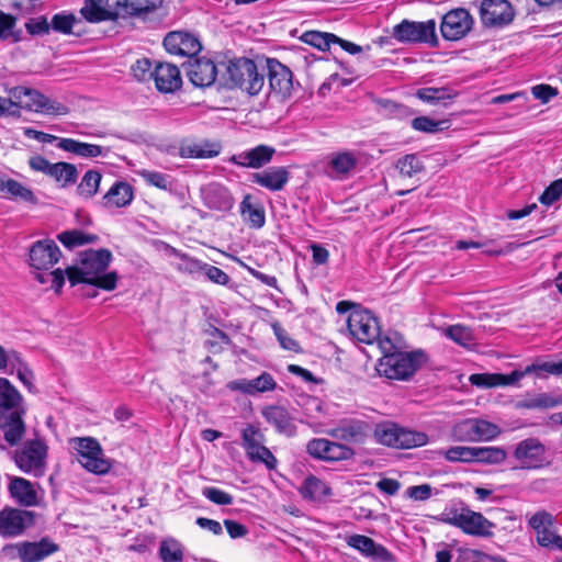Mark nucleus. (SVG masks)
Wrapping results in <instances>:
<instances>
[{
	"label": "nucleus",
	"mask_w": 562,
	"mask_h": 562,
	"mask_svg": "<svg viewBox=\"0 0 562 562\" xmlns=\"http://www.w3.org/2000/svg\"><path fill=\"white\" fill-rule=\"evenodd\" d=\"M112 260V254L108 249H89L80 254L79 266H70L66 270L55 269L47 273H37L36 279L41 283H50L58 292L65 283L67 276L71 285L88 283L105 291L116 288L117 273L106 272Z\"/></svg>",
	"instance_id": "obj_1"
},
{
	"label": "nucleus",
	"mask_w": 562,
	"mask_h": 562,
	"mask_svg": "<svg viewBox=\"0 0 562 562\" xmlns=\"http://www.w3.org/2000/svg\"><path fill=\"white\" fill-rule=\"evenodd\" d=\"M442 520L473 537L491 538L494 536L495 524L463 504L448 508L442 514Z\"/></svg>",
	"instance_id": "obj_2"
},
{
	"label": "nucleus",
	"mask_w": 562,
	"mask_h": 562,
	"mask_svg": "<svg viewBox=\"0 0 562 562\" xmlns=\"http://www.w3.org/2000/svg\"><path fill=\"white\" fill-rule=\"evenodd\" d=\"M227 79L225 86L239 88L250 95L258 94L265 85V77L258 72L256 64L248 58L231 60L225 65Z\"/></svg>",
	"instance_id": "obj_3"
},
{
	"label": "nucleus",
	"mask_w": 562,
	"mask_h": 562,
	"mask_svg": "<svg viewBox=\"0 0 562 562\" xmlns=\"http://www.w3.org/2000/svg\"><path fill=\"white\" fill-rule=\"evenodd\" d=\"M373 436L378 443L396 449H412L428 442V436L425 432L400 427L390 420L376 424Z\"/></svg>",
	"instance_id": "obj_4"
},
{
	"label": "nucleus",
	"mask_w": 562,
	"mask_h": 562,
	"mask_svg": "<svg viewBox=\"0 0 562 562\" xmlns=\"http://www.w3.org/2000/svg\"><path fill=\"white\" fill-rule=\"evenodd\" d=\"M70 445L77 452L78 462L88 472L103 475L111 470L112 464L95 438L76 437L70 439Z\"/></svg>",
	"instance_id": "obj_5"
},
{
	"label": "nucleus",
	"mask_w": 562,
	"mask_h": 562,
	"mask_svg": "<svg viewBox=\"0 0 562 562\" xmlns=\"http://www.w3.org/2000/svg\"><path fill=\"white\" fill-rule=\"evenodd\" d=\"M424 361L423 352H396L383 356L378 363V372L387 379L407 380Z\"/></svg>",
	"instance_id": "obj_6"
},
{
	"label": "nucleus",
	"mask_w": 562,
	"mask_h": 562,
	"mask_svg": "<svg viewBox=\"0 0 562 562\" xmlns=\"http://www.w3.org/2000/svg\"><path fill=\"white\" fill-rule=\"evenodd\" d=\"M47 446L41 438L26 440L13 453L16 467L26 474L42 476L46 470Z\"/></svg>",
	"instance_id": "obj_7"
},
{
	"label": "nucleus",
	"mask_w": 562,
	"mask_h": 562,
	"mask_svg": "<svg viewBox=\"0 0 562 562\" xmlns=\"http://www.w3.org/2000/svg\"><path fill=\"white\" fill-rule=\"evenodd\" d=\"M392 37L401 43H427L436 46L438 43L436 22L435 20L425 22L403 20L393 27Z\"/></svg>",
	"instance_id": "obj_8"
},
{
	"label": "nucleus",
	"mask_w": 562,
	"mask_h": 562,
	"mask_svg": "<svg viewBox=\"0 0 562 562\" xmlns=\"http://www.w3.org/2000/svg\"><path fill=\"white\" fill-rule=\"evenodd\" d=\"M241 440L246 456L251 462L262 463L269 470L276 469L278 461L265 446L266 438L259 428L247 425L241 431Z\"/></svg>",
	"instance_id": "obj_9"
},
{
	"label": "nucleus",
	"mask_w": 562,
	"mask_h": 562,
	"mask_svg": "<svg viewBox=\"0 0 562 562\" xmlns=\"http://www.w3.org/2000/svg\"><path fill=\"white\" fill-rule=\"evenodd\" d=\"M350 335L363 344H373L380 334L378 318L368 310L357 307L352 310L347 319Z\"/></svg>",
	"instance_id": "obj_10"
},
{
	"label": "nucleus",
	"mask_w": 562,
	"mask_h": 562,
	"mask_svg": "<svg viewBox=\"0 0 562 562\" xmlns=\"http://www.w3.org/2000/svg\"><path fill=\"white\" fill-rule=\"evenodd\" d=\"M24 414L23 404L0 406V431L11 447L20 443L26 432Z\"/></svg>",
	"instance_id": "obj_11"
},
{
	"label": "nucleus",
	"mask_w": 562,
	"mask_h": 562,
	"mask_svg": "<svg viewBox=\"0 0 562 562\" xmlns=\"http://www.w3.org/2000/svg\"><path fill=\"white\" fill-rule=\"evenodd\" d=\"M127 0H86L81 15L91 23L126 18Z\"/></svg>",
	"instance_id": "obj_12"
},
{
	"label": "nucleus",
	"mask_w": 562,
	"mask_h": 562,
	"mask_svg": "<svg viewBox=\"0 0 562 562\" xmlns=\"http://www.w3.org/2000/svg\"><path fill=\"white\" fill-rule=\"evenodd\" d=\"M35 524V514L30 510L4 507L0 510V536L15 538Z\"/></svg>",
	"instance_id": "obj_13"
},
{
	"label": "nucleus",
	"mask_w": 562,
	"mask_h": 562,
	"mask_svg": "<svg viewBox=\"0 0 562 562\" xmlns=\"http://www.w3.org/2000/svg\"><path fill=\"white\" fill-rule=\"evenodd\" d=\"M480 18L485 26L503 27L513 22L515 10L508 0H483Z\"/></svg>",
	"instance_id": "obj_14"
},
{
	"label": "nucleus",
	"mask_w": 562,
	"mask_h": 562,
	"mask_svg": "<svg viewBox=\"0 0 562 562\" xmlns=\"http://www.w3.org/2000/svg\"><path fill=\"white\" fill-rule=\"evenodd\" d=\"M473 26V18L465 9H454L446 13L440 24L442 37L458 41L464 37Z\"/></svg>",
	"instance_id": "obj_15"
},
{
	"label": "nucleus",
	"mask_w": 562,
	"mask_h": 562,
	"mask_svg": "<svg viewBox=\"0 0 562 562\" xmlns=\"http://www.w3.org/2000/svg\"><path fill=\"white\" fill-rule=\"evenodd\" d=\"M306 450L312 457L324 461L348 460L355 454L350 447L325 438L312 439L308 441Z\"/></svg>",
	"instance_id": "obj_16"
},
{
	"label": "nucleus",
	"mask_w": 562,
	"mask_h": 562,
	"mask_svg": "<svg viewBox=\"0 0 562 562\" xmlns=\"http://www.w3.org/2000/svg\"><path fill=\"white\" fill-rule=\"evenodd\" d=\"M61 251L52 239L35 241L29 251L30 266L36 270L48 271L60 259Z\"/></svg>",
	"instance_id": "obj_17"
},
{
	"label": "nucleus",
	"mask_w": 562,
	"mask_h": 562,
	"mask_svg": "<svg viewBox=\"0 0 562 562\" xmlns=\"http://www.w3.org/2000/svg\"><path fill=\"white\" fill-rule=\"evenodd\" d=\"M21 562H41L59 550L57 543L45 537L38 541H23L12 546Z\"/></svg>",
	"instance_id": "obj_18"
},
{
	"label": "nucleus",
	"mask_w": 562,
	"mask_h": 562,
	"mask_svg": "<svg viewBox=\"0 0 562 562\" xmlns=\"http://www.w3.org/2000/svg\"><path fill=\"white\" fill-rule=\"evenodd\" d=\"M370 431L371 426L369 423L361 419L346 418L328 430L327 434L337 440L350 443H364Z\"/></svg>",
	"instance_id": "obj_19"
},
{
	"label": "nucleus",
	"mask_w": 562,
	"mask_h": 562,
	"mask_svg": "<svg viewBox=\"0 0 562 562\" xmlns=\"http://www.w3.org/2000/svg\"><path fill=\"white\" fill-rule=\"evenodd\" d=\"M522 469H539L546 463V447L536 438L520 441L514 452Z\"/></svg>",
	"instance_id": "obj_20"
},
{
	"label": "nucleus",
	"mask_w": 562,
	"mask_h": 562,
	"mask_svg": "<svg viewBox=\"0 0 562 562\" xmlns=\"http://www.w3.org/2000/svg\"><path fill=\"white\" fill-rule=\"evenodd\" d=\"M346 543L374 562H394L393 554L382 544L363 535H350Z\"/></svg>",
	"instance_id": "obj_21"
},
{
	"label": "nucleus",
	"mask_w": 562,
	"mask_h": 562,
	"mask_svg": "<svg viewBox=\"0 0 562 562\" xmlns=\"http://www.w3.org/2000/svg\"><path fill=\"white\" fill-rule=\"evenodd\" d=\"M189 80L195 87H209L211 86L217 75V67L211 59L196 58L189 59L183 64Z\"/></svg>",
	"instance_id": "obj_22"
},
{
	"label": "nucleus",
	"mask_w": 562,
	"mask_h": 562,
	"mask_svg": "<svg viewBox=\"0 0 562 562\" xmlns=\"http://www.w3.org/2000/svg\"><path fill=\"white\" fill-rule=\"evenodd\" d=\"M164 46L168 53L180 56H188L192 59L200 53L202 46L199 40L192 34L184 32H170L164 40Z\"/></svg>",
	"instance_id": "obj_23"
},
{
	"label": "nucleus",
	"mask_w": 562,
	"mask_h": 562,
	"mask_svg": "<svg viewBox=\"0 0 562 562\" xmlns=\"http://www.w3.org/2000/svg\"><path fill=\"white\" fill-rule=\"evenodd\" d=\"M270 89L282 98L289 97L293 87L292 72L277 59L267 60Z\"/></svg>",
	"instance_id": "obj_24"
},
{
	"label": "nucleus",
	"mask_w": 562,
	"mask_h": 562,
	"mask_svg": "<svg viewBox=\"0 0 562 562\" xmlns=\"http://www.w3.org/2000/svg\"><path fill=\"white\" fill-rule=\"evenodd\" d=\"M276 387L277 382L268 372H262L259 376L251 380L238 379L227 383V389L231 391H238L250 396H255L259 393L274 391Z\"/></svg>",
	"instance_id": "obj_25"
},
{
	"label": "nucleus",
	"mask_w": 562,
	"mask_h": 562,
	"mask_svg": "<svg viewBox=\"0 0 562 562\" xmlns=\"http://www.w3.org/2000/svg\"><path fill=\"white\" fill-rule=\"evenodd\" d=\"M274 153L273 147L258 145L255 148L234 155L231 161L239 167L259 169L271 161Z\"/></svg>",
	"instance_id": "obj_26"
},
{
	"label": "nucleus",
	"mask_w": 562,
	"mask_h": 562,
	"mask_svg": "<svg viewBox=\"0 0 562 562\" xmlns=\"http://www.w3.org/2000/svg\"><path fill=\"white\" fill-rule=\"evenodd\" d=\"M156 88L164 93L175 92L181 88L182 79L177 66L169 63H158L154 69Z\"/></svg>",
	"instance_id": "obj_27"
},
{
	"label": "nucleus",
	"mask_w": 562,
	"mask_h": 562,
	"mask_svg": "<svg viewBox=\"0 0 562 562\" xmlns=\"http://www.w3.org/2000/svg\"><path fill=\"white\" fill-rule=\"evenodd\" d=\"M529 525L537 532V541L541 547L555 549L560 536L552 530V516L546 512L536 513Z\"/></svg>",
	"instance_id": "obj_28"
},
{
	"label": "nucleus",
	"mask_w": 562,
	"mask_h": 562,
	"mask_svg": "<svg viewBox=\"0 0 562 562\" xmlns=\"http://www.w3.org/2000/svg\"><path fill=\"white\" fill-rule=\"evenodd\" d=\"M10 496L24 507L36 506L40 503L38 492L33 483L23 477H11L8 486Z\"/></svg>",
	"instance_id": "obj_29"
},
{
	"label": "nucleus",
	"mask_w": 562,
	"mask_h": 562,
	"mask_svg": "<svg viewBox=\"0 0 562 562\" xmlns=\"http://www.w3.org/2000/svg\"><path fill=\"white\" fill-rule=\"evenodd\" d=\"M262 416L268 424L273 426L279 434L292 437L296 427L290 413L282 406H268L262 409Z\"/></svg>",
	"instance_id": "obj_30"
},
{
	"label": "nucleus",
	"mask_w": 562,
	"mask_h": 562,
	"mask_svg": "<svg viewBox=\"0 0 562 562\" xmlns=\"http://www.w3.org/2000/svg\"><path fill=\"white\" fill-rule=\"evenodd\" d=\"M290 179V172L285 167H270L252 175V182L270 190L281 191Z\"/></svg>",
	"instance_id": "obj_31"
},
{
	"label": "nucleus",
	"mask_w": 562,
	"mask_h": 562,
	"mask_svg": "<svg viewBox=\"0 0 562 562\" xmlns=\"http://www.w3.org/2000/svg\"><path fill=\"white\" fill-rule=\"evenodd\" d=\"M521 379V374L514 370L509 374L502 373H474L469 381L472 385L482 389L514 385Z\"/></svg>",
	"instance_id": "obj_32"
},
{
	"label": "nucleus",
	"mask_w": 562,
	"mask_h": 562,
	"mask_svg": "<svg viewBox=\"0 0 562 562\" xmlns=\"http://www.w3.org/2000/svg\"><path fill=\"white\" fill-rule=\"evenodd\" d=\"M134 199L133 187L125 181H116L103 195L102 202L105 207H124Z\"/></svg>",
	"instance_id": "obj_33"
},
{
	"label": "nucleus",
	"mask_w": 562,
	"mask_h": 562,
	"mask_svg": "<svg viewBox=\"0 0 562 562\" xmlns=\"http://www.w3.org/2000/svg\"><path fill=\"white\" fill-rule=\"evenodd\" d=\"M33 98L35 99L33 100V103L27 106V111L55 116L66 115L69 113V108L65 103L52 99L36 89L35 93H33Z\"/></svg>",
	"instance_id": "obj_34"
},
{
	"label": "nucleus",
	"mask_w": 562,
	"mask_h": 562,
	"mask_svg": "<svg viewBox=\"0 0 562 562\" xmlns=\"http://www.w3.org/2000/svg\"><path fill=\"white\" fill-rule=\"evenodd\" d=\"M203 199L206 206L216 211H229L234 205L228 190L220 184H210L203 192Z\"/></svg>",
	"instance_id": "obj_35"
},
{
	"label": "nucleus",
	"mask_w": 562,
	"mask_h": 562,
	"mask_svg": "<svg viewBox=\"0 0 562 562\" xmlns=\"http://www.w3.org/2000/svg\"><path fill=\"white\" fill-rule=\"evenodd\" d=\"M58 148L85 158L104 156L108 151L102 146L82 143L72 138H60Z\"/></svg>",
	"instance_id": "obj_36"
},
{
	"label": "nucleus",
	"mask_w": 562,
	"mask_h": 562,
	"mask_svg": "<svg viewBox=\"0 0 562 562\" xmlns=\"http://www.w3.org/2000/svg\"><path fill=\"white\" fill-rule=\"evenodd\" d=\"M562 405V396H554L549 393L528 394L516 403L517 408L524 409H548Z\"/></svg>",
	"instance_id": "obj_37"
},
{
	"label": "nucleus",
	"mask_w": 562,
	"mask_h": 562,
	"mask_svg": "<svg viewBox=\"0 0 562 562\" xmlns=\"http://www.w3.org/2000/svg\"><path fill=\"white\" fill-rule=\"evenodd\" d=\"M357 166V158L349 151L338 153L331 156L329 161V175L336 179H345Z\"/></svg>",
	"instance_id": "obj_38"
},
{
	"label": "nucleus",
	"mask_w": 562,
	"mask_h": 562,
	"mask_svg": "<svg viewBox=\"0 0 562 562\" xmlns=\"http://www.w3.org/2000/svg\"><path fill=\"white\" fill-rule=\"evenodd\" d=\"M0 192L13 200H20L30 204H36L37 199L33 191L14 179L3 180L0 178Z\"/></svg>",
	"instance_id": "obj_39"
},
{
	"label": "nucleus",
	"mask_w": 562,
	"mask_h": 562,
	"mask_svg": "<svg viewBox=\"0 0 562 562\" xmlns=\"http://www.w3.org/2000/svg\"><path fill=\"white\" fill-rule=\"evenodd\" d=\"M457 95L456 92H453L451 89L447 87H440V88H434V87H427V88H420L416 92V97L422 100L423 102H426L431 105L436 104H446L448 101H451Z\"/></svg>",
	"instance_id": "obj_40"
},
{
	"label": "nucleus",
	"mask_w": 562,
	"mask_h": 562,
	"mask_svg": "<svg viewBox=\"0 0 562 562\" xmlns=\"http://www.w3.org/2000/svg\"><path fill=\"white\" fill-rule=\"evenodd\" d=\"M4 91L9 95V98H5V101H10L11 103L10 105H5L8 108V115L12 116H20L25 97H33V93H35V89L23 86L5 88Z\"/></svg>",
	"instance_id": "obj_41"
},
{
	"label": "nucleus",
	"mask_w": 562,
	"mask_h": 562,
	"mask_svg": "<svg viewBox=\"0 0 562 562\" xmlns=\"http://www.w3.org/2000/svg\"><path fill=\"white\" fill-rule=\"evenodd\" d=\"M57 239L65 247L74 249L88 244H94L98 241L99 237L94 234L86 233L80 229H70L58 234Z\"/></svg>",
	"instance_id": "obj_42"
},
{
	"label": "nucleus",
	"mask_w": 562,
	"mask_h": 562,
	"mask_svg": "<svg viewBox=\"0 0 562 562\" xmlns=\"http://www.w3.org/2000/svg\"><path fill=\"white\" fill-rule=\"evenodd\" d=\"M158 554L162 562H183L184 549L179 540L165 538L160 541Z\"/></svg>",
	"instance_id": "obj_43"
},
{
	"label": "nucleus",
	"mask_w": 562,
	"mask_h": 562,
	"mask_svg": "<svg viewBox=\"0 0 562 562\" xmlns=\"http://www.w3.org/2000/svg\"><path fill=\"white\" fill-rule=\"evenodd\" d=\"M521 374V379L527 375L535 373L538 378H546L542 373L552 375H562V361H536L525 368V370H516Z\"/></svg>",
	"instance_id": "obj_44"
},
{
	"label": "nucleus",
	"mask_w": 562,
	"mask_h": 562,
	"mask_svg": "<svg viewBox=\"0 0 562 562\" xmlns=\"http://www.w3.org/2000/svg\"><path fill=\"white\" fill-rule=\"evenodd\" d=\"M506 459V452L498 447H473V462L498 464Z\"/></svg>",
	"instance_id": "obj_45"
},
{
	"label": "nucleus",
	"mask_w": 562,
	"mask_h": 562,
	"mask_svg": "<svg viewBox=\"0 0 562 562\" xmlns=\"http://www.w3.org/2000/svg\"><path fill=\"white\" fill-rule=\"evenodd\" d=\"M101 180L102 175L99 171L88 170L77 188L78 194L86 199L92 198L98 192Z\"/></svg>",
	"instance_id": "obj_46"
},
{
	"label": "nucleus",
	"mask_w": 562,
	"mask_h": 562,
	"mask_svg": "<svg viewBox=\"0 0 562 562\" xmlns=\"http://www.w3.org/2000/svg\"><path fill=\"white\" fill-rule=\"evenodd\" d=\"M173 254L180 260V262L177 265L178 271L191 276L203 273L206 262H203L194 257L189 256L188 254L178 250H173Z\"/></svg>",
	"instance_id": "obj_47"
},
{
	"label": "nucleus",
	"mask_w": 562,
	"mask_h": 562,
	"mask_svg": "<svg viewBox=\"0 0 562 562\" xmlns=\"http://www.w3.org/2000/svg\"><path fill=\"white\" fill-rule=\"evenodd\" d=\"M445 335L462 347L474 345V336L471 328L463 325H452L445 329Z\"/></svg>",
	"instance_id": "obj_48"
},
{
	"label": "nucleus",
	"mask_w": 562,
	"mask_h": 562,
	"mask_svg": "<svg viewBox=\"0 0 562 562\" xmlns=\"http://www.w3.org/2000/svg\"><path fill=\"white\" fill-rule=\"evenodd\" d=\"M48 176L58 182L63 181L66 186L76 181L77 168L68 162H56L52 165Z\"/></svg>",
	"instance_id": "obj_49"
},
{
	"label": "nucleus",
	"mask_w": 562,
	"mask_h": 562,
	"mask_svg": "<svg viewBox=\"0 0 562 562\" xmlns=\"http://www.w3.org/2000/svg\"><path fill=\"white\" fill-rule=\"evenodd\" d=\"M160 3L161 0H127L126 16L145 18L149 12L156 10Z\"/></svg>",
	"instance_id": "obj_50"
},
{
	"label": "nucleus",
	"mask_w": 562,
	"mask_h": 562,
	"mask_svg": "<svg viewBox=\"0 0 562 562\" xmlns=\"http://www.w3.org/2000/svg\"><path fill=\"white\" fill-rule=\"evenodd\" d=\"M302 41L311 46H314L321 50L329 48L331 43L338 37L331 33H322L318 31H308L302 35Z\"/></svg>",
	"instance_id": "obj_51"
},
{
	"label": "nucleus",
	"mask_w": 562,
	"mask_h": 562,
	"mask_svg": "<svg viewBox=\"0 0 562 562\" xmlns=\"http://www.w3.org/2000/svg\"><path fill=\"white\" fill-rule=\"evenodd\" d=\"M23 404L21 393L5 378H0V406Z\"/></svg>",
	"instance_id": "obj_52"
},
{
	"label": "nucleus",
	"mask_w": 562,
	"mask_h": 562,
	"mask_svg": "<svg viewBox=\"0 0 562 562\" xmlns=\"http://www.w3.org/2000/svg\"><path fill=\"white\" fill-rule=\"evenodd\" d=\"M396 168L401 176L412 178L424 170V165L416 155L411 154L400 158Z\"/></svg>",
	"instance_id": "obj_53"
},
{
	"label": "nucleus",
	"mask_w": 562,
	"mask_h": 562,
	"mask_svg": "<svg viewBox=\"0 0 562 562\" xmlns=\"http://www.w3.org/2000/svg\"><path fill=\"white\" fill-rule=\"evenodd\" d=\"M454 440L462 442H476L473 418L464 419L452 427Z\"/></svg>",
	"instance_id": "obj_54"
},
{
	"label": "nucleus",
	"mask_w": 562,
	"mask_h": 562,
	"mask_svg": "<svg viewBox=\"0 0 562 562\" xmlns=\"http://www.w3.org/2000/svg\"><path fill=\"white\" fill-rule=\"evenodd\" d=\"M440 454H442L449 462H473V447L453 446L446 450H441Z\"/></svg>",
	"instance_id": "obj_55"
},
{
	"label": "nucleus",
	"mask_w": 562,
	"mask_h": 562,
	"mask_svg": "<svg viewBox=\"0 0 562 562\" xmlns=\"http://www.w3.org/2000/svg\"><path fill=\"white\" fill-rule=\"evenodd\" d=\"M473 420L476 442L493 440L501 434L499 427L493 423L479 418H473Z\"/></svg>",
	"instance_id": "obj_56"
},
{
	"label": "nucleus",
	"mask_w": 562,
	"mask_h": 562,
	"mask_svg": "<svg viewBox=\"0 0 562 562\" xmlns=\"http://www.w3.org/2000/svg\"><path fill=\"white\" fill-rule=\"evenodd\" d=\"M240 212L255 228H260L265 225L266 217L265 212L260 207H255L249 201V198H245L240 204Z\"/></svg>",
	"instance_id": "obj_57"
},
{
	"label": "nucleus",
	"mask_w": 562,
	"mask_h": 562,
	"mask_svg": "<svg viewBox=\"0 0 562 562\" xmlns=\"http://www.w3.org/2000/svg\"><path fill=\"white\" fill-rule=\"evenodd\" d=\"M327 487L323 481L315 476H308L305 479L301 493L305 498L317 499L325 495Z\"/></svg>",
	"instance_id": "obj_58"
},
{
	"label": "nucleus",
	"mask_w": 562,
	"mask_h": 562,
	"mask_svg": "<svg viewBox=\"0 0 562 562\" xmlns=\"http://www.w3.org/2000/svg\"><path fill=\"white\" fill-rule=\"evenodd\" d=\"M77 22V18L71 13H57L52 18L50 27L63 34H71L72 27Z\"/></svg>",
	"instance_id": "obj_59"
},
{
	"label": "nucleus",
	"mask_w": 562,
	"mask_h": 562,
	"mask_svg": "<svg viewBox=\"0 0 562 562\" xmlns=\"http://www.w3.org/2000/svg\"><path fill=\"white\" fill-rule=\"evenodd\" d=\"M16 24V18L7 14L0 10V38L5 41L12 38L13 42L20 41L19 33H14L13 29Z\"/></svg>",
	"instance_id": "obj_60"
},
{
	"label": "nucleus",
	"mask_w": 562,
	"mask_h": 562,
	"mask_svg": "<svg viewBox=\"0 0 562 562\" xmlns=\"http://www.w3.org/2000/svg\"><path fill=\"white\" fill-rule=\"evenodd\" d=\"M202 495L217 505H231L234 501V497L231 494L213 486L204 487L202 490Z\"/></svg>",
	"instance_id": "obj_61"
},
{
	"label": "nucleus",
	"mask_w": 562,
	"mask_h": 562,
	"mask_svg": "<svg viewBox=\"0 0 562 562\" xmlns=\"http://www.w3.org/2000/svg\"><path fill=\"white\" fill-rule=\"evenodd\" d=\"M446 123V121L438 122L429 119L428 116H419L412 121V127L416 131L425 133H436L443 130L441 125Z\"/></svg>",
	"instance_id": "obj_62"
},
{
	"label": "nucleus",
	"mask_w": 562,
	"mask_h": 562,
	"mask_svg": "<svg viewBox=\"0 0 562 562\" xmlns=\"http://www.w3.org/2000/svg\"><path fill=\"white\" fill-rule=\"evenodd\" d=\"M137 173L150 186H154L159 189L166 190L169 186V178L168 176L158 172V171H151L147 169H142L137 171Z\"/></svg>",
	"instance_id": "obj_63"
},
{
	"label": "nucleus",
	"mask_w": 562,
	"mask_h": 562,
	"mask_svg": "<svg viewBox=\"0 0 562 562\" xmlns=\"http://www.w3.org/2000/svg\"><path fill=\"white\" fill-rule=\"evenodd\" d=\"M562 195V179L553 181L540 195L539 201L544 205H551Z\"/></svg>",
	"instance_id": "obj_64"
}]
</instances>
